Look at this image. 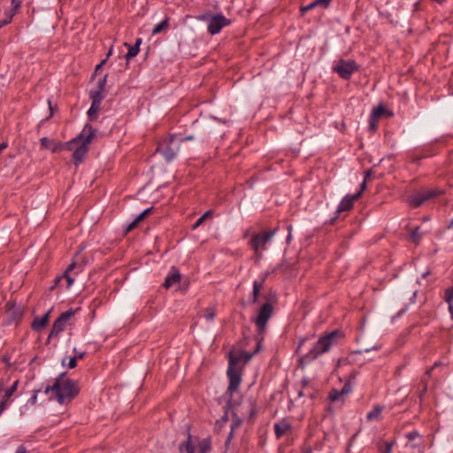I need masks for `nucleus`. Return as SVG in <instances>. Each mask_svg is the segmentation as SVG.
I'll use <instances>...</instances> for the list:
<instances>
[{
	"label": "nucleus",
	"mask_w": 453,
	"mask_h": 453,
	"mask_svg": "<svg viewBox=\"0 0 453 453\" xmlns=\"http://www.w3.org/2000/svg\"><path fill=\"white\" fill-rule=\"evenodd\" d=\"M366 182H367V180H365L364 179L363 182L360 185L359 191L355 194L356 196H357V198H359L360 196L362 195V193L365 190V188H366Z\"/></svg>",
	"instance_id": "de8ad7c7"
},
{
	"label": "nucleus",
	"mask_w": 453,
	"mask_h": 453,
	"mask_svg": "<svg viewBox=\"0 0 453 453\" xmlns=\"http://www.w3.org/2000/svg\"><path fill=\"white\" fill-rule=\"evenodd\" d=\"M140 223V221L138 220L137 218H135L126 228V231H125V234H127V233H129L130 231H132L133 229H134L138 224Z\"/></svg>",
	"instance_id": "79ce46f5"
},
{
	"label": "nucleus",
	"mask_w": 453,
	"mask_h": 453,
	"mask_svg": "<svg viewBox=\"0 0 453 453\" xmlns=\"http://www.w3.org/2000/svg\"><path fill=\"white\" fill-rule=\"evenodd\" d=\"M63 280V277L62 275L60 276H57L55 279H54V283L53 285L50 287V290H53L54 288H58L59 285H60V282Z\"/></svg>",
	"instance_id": "49530a36"
},
{
	"label": "nucleus",
	"mask_w": 453,
	"mask_h": 453,
	"mask_svg": "<svg viewBox=\"0 0 453 453\" xmlns=\"http://www.w3.org/2000/svg\"><path fill=\"white\" fill-rule=\"evenodd\" d=\"M186 444H187V441H183L180 444L179 449L180 452L186 451Z\"/></svg>",
	"instance_id": "052dcab7"
},
{
	"label": "nucleus",
	"mask_w": 453,
	"mask_h": 453,
	"mask_svg": "<svg viewBox=\"0 0 453 453\" xmlns=\"http://www.w3.org/2000/svg\"><path fill=\"white\" fill-rule=\"evenodd\" d=\"M288 237H287V242L289 243L290 241H291V238H292V234H291L292 226L291 225L288 226Z\"/></svg>",
	"instance_id": "5fc2aeb1"
},
{
	"label": "nucleus",
	"mask_w": 453,
	"mask_h": 453,
	"mask_svg": "<svg viewBox=\"0 0 453 453\" xmlns=\"http://www.w3.org/2000/svg\"><path fill=\"white\" fill-rule=\"evenodd\" d=\"M315 6H317V5L315 4V1H313L311 4H308L307 6L302 7L301 12H305L307 11L313 9Z\"/></svg>",
	"instance_id": "8fccbe9b"
},
{
	"label": "nucleus",
	"mask_w": 453,
	"mask_h": 453,
	"mask_svg": "<svg viewBox=\"0 0 453 453\" xmlns=\"http://www.w3.org/2000/svg\"><path fill=\"white\" fill-rule=\"evenodd\" d=\"M393 446H394V441H387V442H385V449H382L380 448V450L382 451V453H391Z\"/></svg>",
	"instance_id": "37998d69"
},
{
	"label": "nucleus",
	"mask_w": 453,
	"mask_h": 453,
	"mask_svg": "<svg viewBox=\"0 0 453 453\" xmlns=\"http://www.w3.org/2000/svg\"><path fill=\"white\" fill-rule=\"evenodd\" d=\"M62 365H67L71 369L75 368L77 366V357H71L67 364H65V358H64L62 360Z\"/></svg>",
	"instance_id": "58836bf2"
},
{
	"label": "nucleus",
	"mask_w": 453,
	"mask_h": 453,
	"mask_svg": "<svg viewBox=\"0 0 453 453\" xmlns=\"http://www.w3.org/2000/svg\"><path fill=\"white\" fill-rule=\"evenodd\" d=\"M442 192L437 189L424 190L412 194L408 198V203L413 208L421 206L426 201L440 196Z\"/></svg>",
	"instance_id": "1a4fd4ad"
},
{
	"label": "nucleus",
	"mask_w": 453,
	"mask_h": 453,
	"mask_svg": "<svg viewBox=\"0 0 453 453\" xmlns=\"http://www.w3.org/2000/svg\"><path fill=\"white\" fill-rule=\"evenodd\" d=\"M154 207L148 208L144 210L142 212H141L136 218L141 222L147 216L150 214V212L153 211Z\"/></svg>",
	"instance_id": "a19ab883"
},
{
	"label": "nucleus",
	"mask_w": 453,
	"mask_h": 453,
	"mask_svg": "<svg viewBox=\"0 0 453 453\" xmlns=\"http://www.w3.org/2000/svg\"><path fill=\"white\" fill-rule=\"evenodd\" d=\"M169 18H165L163 21H161L159 24L156 25L152 30L153 35L159 34L162 30L168 27L169 26Z\"/></svg>",
	"instance_id": "2f4dec72"
},
{
	"label": "nucleus",
	"mask_w": 453,
	"mask_h": 453,
	"mask_svg": "<svg viewBox=\"0 0 453 453\" xmlns=\"http://www.w3.org/2000/svg\"><path fill=\"white\" fill-rule=\"evenodd\" d=\"M2 361L6 364L8 367L12 366L11 364V357L9 355H4L2 357Z\"/></svg>",
	"instance_id": "603ef678"
},
{
	"label": "nucleus",
	"mask_w": 453,
	"mask_h": 453,
	"mask_svg": "<svg viewBox=\"0 0 453 453\" xmlns=\"http://www.w3.org/2000/svg\"><path fill=\"white\" fill-rule=\"evenodd\" d=\"M80 143L77 142L75 138H73L69 142H64V147L65 150H73L74 152V150L76 147H78Z\"/></svg>",
	"instance_id": "f704fd0d"
},
{
	"label": "nucleus",
	"mask_w": 453,
	"mask_h": 453,
	"mask_svg": "<svg viewBox=\"0 0 453 453\" xmlns=\"http://www.w3.org/2000/svg\"><path fill=\"white\" fill-rule=\"evenodd\" d=\"M194 138L195 137L193 135H186L183 138L179 139V140H180V142H183L185 141H192V140H194Z\"/></svg>",
	"instance_id": "13d9d810"
},
{
	"label": "nucleus",
	"mask_w": 453,
	"mask_h": 453,
	"mask_svg": "<svg viewBox=\"0 0 453 453\" xmlns=\"http://www.w3.org/2000/svg\"><path fill=\"white\" fill-rule=\"evenodd\" d=\"M274 307L269 303H265L257 311V317L253 319L257 326V333L255 335L257 342L264 341V334L266 330L267 323L273 314Z\"/></svg>",
	"instance_id": "39448f33"
},
{
	"label": "nucleus",
	"mask_w": 453,
	"mask_h": 453,
	"mask_svg": "<svg viewBox=\"0 0 453 453\" xmlns=\"http://www.w3.org/2000/svg\"><path fill=\"white\" fill-rule=\"evenodd\" d=\"M5 306L7 307L8 323H19L23 317V307L11 301Z\"/></svg>",
	"instance_id": "f8f14e48"
},
{
	"label": "nucleus",
	"mask_w": 453,
	"mask_h": 453,
	"mask_svg": "<svg viewBox=\"0 0 453 453\" xmlns=\"http://www.w3.org/2000/svg\"><path fill=\"white\" fill-rule=\"evenodd\" d=\"M95 133L96 129L93 126L87 123L80 134L74 137L80 143V145L75 148L74 152H73L72 155L76 165H80L83 161L84 157L88 152V145L95 136Z\"/></svg>",
	"instance_id": "20e7f679"
},
{
	"label": "nucleus",
	"mask_w": 453,
	"mask_h": 453,
	"mask_svg": "<svg viewBox=\"0 0 453 453\" xmlns=\"http://www.w3.org/2000/svg\"><path fill=\"white\" fill-rule=\"evenodd\" d=\"M50 392L55 395L58 403L65 404L78 395L80 388L76 381L66 377V372H62L56 378L52 386L45 388L44 393Z\"/></svg>",
	"instance_id": "7ed1b4c3"
},
{
	"label": "nucleus",
	"mask_w": 453,
	"mask_h": 453,
	"mask_svg": "<svg viewBox=\"0 0 453 453\" xmlns=\"http://www.w3.org/2000/svg\"><path fill=\"white\" fill-rule=\"evenodd\" d=\"M234 430H232V429L230 430V433L228 434L227 438H226V440L225 441V447L226 448L228 447V445H229V443H230V441H231V440H232V438L234 436Z\"/></svg>",
	"instance_id": "3c124183"
},
{
	"label": "nucleus",
	"mask_w": 453,
	"mask_h": 453,
	"mask_svg": "<svg viewBox=\"0 0 453 453\" xmlns=\"http://www.w3.org/2000/svg\"><path fill=\"white\" fill-rule=\"evenodd\" d=\"M101 68H102L101 65H99V64L96 65L91 79H94L96 76L98 71L101 70Z\"/></svg>",
	"instance_id": "bf43d9fd"
},
{
	"label": "nucleus",
	"mask_w": 453,
	"mask_h": 453,
	"mask_svg": "<svg viewBox=\"0 0 453 453\" xmlns=\"http://www.w3.org/2000/svg\"><path fill=\"white\" fill-rule=\"evenodd\" d=\"M50 311H48L43 316L35 318L31 325L34 331H41L49 323Z\"/></svg>",
	"instance_id": "a211bd4d"
},
{
	"label": "nucleus",
	"mask_w": 453,
	"mask_h": 453,
	"mask_svg": "<svg viewBox=\"0 0 453 453\" xmlns=\"http://www.w3.org/2000/svg\"><path fill=\"white\" fill-rule=\"evenodd\" d=\"M445 301L449 303V310L453 319V285L445 290Z\"/></svg>",
	"instance_id": "bb28decb"
},
{
	"label": "nucleus",
	"mask_w": 453,
	"mask_h": 453,
	"mask_svg": "<svg viewBox=\"0 0 453 453\" xmlns=\"http://www.w3.org/2000/svg\"><path fill=\"white\" fill-rule=\"evenodd\" d=\"M372 173V169H370V170L366 171V172L365 173V180H368V179L371 177Z\"/></svg>",
	"instance_id": "680f3d73"
},
{
	"label": "nucleus",
	"mask_w": 453,
	"mask_h": 453,
	"mask_svg": "<svg viewBox=\"0 0 453 453\" xmlns=\"http://www.w3.org/2000/svg\"><path fill=\"white\" fill-rule=\"evenodd\" d=\"M358 65L355 60L340 59L333 67V71L344 80H349L351 75L358 70Z\"/></svg>",
	"instance_id": "0eeeda50"
},
{
	"label": "nucleus",
	"mask_w": 453,
	"mask_h": 453,
	"mask_svg": "<svg viewBox=\"0 0 453 453\" xmlns=\"http://www.w3.org/2000/svg\"><path fill=\"white\" fill-rule=\"evenodd\" d=\"M180 142L177 140L176 134H172L169 137L168 143L165 148L158 147L157 151H161L167 162L172 161L179 153L180 150Z\"/></svg>",
	"instance_id": "9d476101"
},
{
	"label": "nucleus",
	"mask_w": 453,
	"mask_h": 453,
	"mask_svg": "<svg viewBox=\"0 0 453 453\" xmlns=\"http://www.w3.org/2000/svg\"><path fill=\"white\" fill-rule=\"evenodd\" d=\"M203 215L205 216L206 219L209 217H211L212 211L209 210V211H205Z\"/></svg>",
	"instance_id": "774afa93"
},
{
	"label": "nucleus",
	"mask_w": 453,
	"mask_h": 453,
	"mask_svg": "<svg viewBox=\"0 0 453 453\" xmlns=\"http://www.w3.org/2000/svg\"><path fill=\"white\" fill-rule=\"evenodd\" d=\"M211 449V441L210 437L203 439L198 443V453H208Z\"/></svg>",
	"instance_id": "a878e982"
},
{
	"label": "nucleus",
	"mask_w": 453,
	"mask_h": 453,
	"mask_svg": "<svg viewBox=\"0 0 453 453\" xmlns=\"http://www.w3.org/2000/svg\"><path fill=\"white\" fill-rule=\"evenodd\" d=\"M377 122H378V119H373L372 117L370 116V119H369V129L371 131H376L377 130Z\"/></svg>",
	"instance_id": "c03bdc74"
},
{
	"label": "nucleus",
	"mask_w": 453,
	"mask_h": 453,
	"mask_svg": "<svg viewBox=\"0 0 453 453\" xmlns=\"http://www.w3.org/2000/svg\"><path fill=\"white\" fill-rule=\"evenodd\" d=\"M405 437L409 440V441H414L416 439H422V435L416 430L406 434Z\"/></svg>",
	"instance_id": "4c0bfd02"
},
{
	"label": "nucleus",
	"mask_w": 453,
	"mask_h": 453,
	"mask_svg": "<svg viewBox=\"0 0 453 453\" xmlns=\"http://www.w3.org/2000/svg\"><path fill=\"white\" fill-rule=\"evenodd\" d=\"M39 392H41V389H37V390H34L33 391V395L29 399V402L31 403V404H35L36 400H37V395H38Z\"/></svg>",
	"instance_id": "09e8293b"
},
{
	"label": "nucleus",
	"mask_w": 453,
	"mask_h": 453,
	"mask_svg": "<svg viewBox=\"0 0 453 453\" xmlns=\"http://www.w3.org/2000/svg\"><path fill=\"white\" fill-rule=\"evenodd\" d=\"M141 43H142V38L136 39V42L134 45H131L127 42L124 43V45L128 48V51L125 56L127 61L132 59L139 53Z\"/></svg>",
	"instance_id": "6ab92c4d"
},
{
	"label": "nucleus",
	"mask_w": 453,
	"mask_h": 453,
	"mask_svg": "<svg viewBox=\"0 0 453 453\" xmlns=\"http://www.w3.org/2000/svg\"><path fill=\"white\" fill-rule=\"evenodd\" d=\"M107 77H108V74H105L103 78L99 79L96 88L89 92L90 99H96V97L98 98V96H99V101L104 100V92L105 86H106Z\"/></svg>",
	"instance_id": "2eb2a0df"
},
{
	"label": "nucleus",
	"mask_w": 453,
	"mask_h": 453,
	"mask_svg": "<svg viewBox=\"0 0 453 453\" xmlns=\"http://www.w3.org/2000/svg\"><path fill=\"white\" fill-rule=\"evenodd\" d=\"M76 267V263L73 262L71 263L67 268L65 270L64 273L62 274L63 280H66V288H69L73 281L74 279L70 275V273Z\"/></svg>",
	"instance_id": "b1692460"
},
{
	"label": "nucleus",
	"mask_w": 453,
	"mask_h": 453,
	"mask_svg": "<svg viewBox=\"0 0 453 453\" xmlns=\"http://www.w3.org/2000/svg\"><path fill=\"white\" fill-rule=\"evenodd\" d=\"M18 385H19V380H15V381L13 382V384L12 385V387H11V388H9L5 391V393H4V398H6V399H9V398L13 395V393L17 390V388H18Z\"/></svg>",
	"instance_id": "c9c22d12"
},
{
	"label": "nucleus",
	"mask_w": 453,
	"mask_h": 453,
	"mask_svg": "<svg viewBox=\"0 0 453 453\" xmlns=\"http://www.w3.org/2000/svg\"><path fill=\"white\" fill-rule=\"evenodd\" d=\"M291 429V425L286 420H282L280 423L274 425V432L276 437L280 438L287 431Z\"/></svg>",
	"instance_id": "4be33fe9"
},
{
	"label": "nucleus",
	"mask_w": 453,
	"mask_h": 453,
	"mask_svg": "<svg viewBox=\"0 0 453 453\" xmlns=\"http://www.w3.org/2000/svg\"><path fill=\"white\" fill-rule=\"evenodd\" d=\"M250 405H251V410H250V418H253L254 416H256L257 414V409H256V406H255V403L254 402H250Z\"/></svg>",
	"instance_id": "864d4df0"
},
{
	"label": "nucleus",
	"mask_w": 453,
	"mask_h": 453,
	"mask_svg": "<svg viewBox=\"0 0 453 453\" xmlns=\"http://www.w3.org/2000/svg\"><path fill=\"white\" fill-rule=\"evenodd\" d=\"M16 453H27V450L25 446L20 445L18 447Z\"/></svg>",
	"instance_id": "4d7b16f0"
},
{
	"label": "nucleus",
	"mask_w": 453,
	"mask_h": 453,
	"mask_svg": "<svg viewBox=\"0 0 453 453\" xmlns=\"http://www.w3.org/2000/svg\"><path fill=\"white\" fill-rule=\"evenodd\" d=\"M421 235L419 234V226H416L411 233L408 236V240L413 243H418L420 241Z\"/></svg>",
	"instance_id": "c756f323"
},
{
	"label": "nucleus",
	"mask_w": 453,
	"mask_h": 453,
	"mask_svg": "<svg viewBox=\"0 0 453 453\" xmlns=\"http://www.w3.org/2000/svg\"><path fill=\"white\" fill-rule=\"evenodd\" d=\"M343 338L344 333L340 329L334 330L320 336L313 348L307 354L298 358V366L303 369L307 364L329 351L333 346L338 344Z\"/></svg>",
	"instance_id": "f03ea898"
},
{
	"label": "nucleus",
	"mask_w": 453,
	"mask_h": 453,
	"mask_svg": "<svg viewBox=\"0 0 453 453\" xmlns=\"http://www.w3.org/2000/svg\"><path fill=\"white\" fill-rule=\"evenodd\" d=\"M40 143H41L42 148H43V149H50L51 145L53 143V141L50 140L47 137H42V138L40 139Z\"/></svg>",
	"instance_id": "ea45409f"
},
{
	"label": "nucleus",
	"mask_w": 453,
	"mask_h": 453,
	"mask_svg": "<svg viewBox=\"0 0 453 453\" xmlns=\"http://www.w3.org/2000/svg\"><path fill=\"white\" fill-rule=\"evenodd\" d=\"M357 199V196L356 195L345 196L337 208L336 215L330 219L329 224L333 225L334 223L339 216V213L351 210L353 208L354 202Z\"/></svg>",
	"instance_id": "ddd939ff"
},
{
	"label": "nucleus",
	"mask_w": 453,
	"mask_h": 453,
	"mask_svg": "<svg viewBox=\"0 0 453 453\" xmlns=\"http://www.w3.org/2000/svg\"><path fill=\"white\" fill-rule=\"evenodd\" d=\"M8 146V143L6 142H0V152H2L4 149H6Z\"/></svg>",
	"instance_id": "e2e57ef3"
},
{
	"label": "nucleus",
	"mask_w": 453,
	"mask_h": 453,
	"mask_svg": "<svg viewBox=\"0 0 453 453\" xmlns=\"http://www.w3.org/2000/svg\"><path fill=\"white\" fill-rule=\"evenodd\" d=\"M317 6H322L324 8H326L329 6L332 0H314Z\"/></svg>",
	"instance_id": "a18cd8bd"
},
{
	"label": "nucleus",
	"mask_w": 453,
	"mask_h": 453,
	"mask_svg": "<svg viewBox=\"0 0 453 453\" xmlns=\"http://www.w3.org/2000/svg\"><path fill=\"white\" fill-rule=\"evenodd\" d=\"M216 316V311L213 307H208L204 310V319L208 321H211L214 319Z\"/></svg>",
	"instance_id": "72a5a7b5"
},
{
	"label": "nucleus",
	"mask_w": 453,
	"mask_h": 453,
	"mask_svg": "<svg viewBox=\"0 0 453 453\" xmlns=\"http://www.w3.org/2000/svg\"><path fill=\"white\" fill-rule=\"evenodd\" d=\"M230 19H226L224 15L220 13L214 14L209 19L207 30L211 35H216L219 34L223 27L230 25Z\"/></svg>",
	"instance_id": "9b49d317"
},
{
	"label": "nucleus",
	"mask_w": 453,
	"mask_h": 453,
	"mask_svg": "<svg viewBox=\"0 0 453 453\" xmlns=\"http://www.w3.org/2000/svg\"><path fill=\"white\" fill-rule=\"evenodd\" d=\"M261 343L262 342H257L256 349L251 353L244 350L241 351L239 354H234L233 351L228 353V367L226 374L229 379V385L227 387V392H236L242 382L243 367L239 366L238 363L241 361H243L244 364L248 363L253 356L260 350Z\"/></svg>",
	"instance_id": "f257e3e1"
},
{
	"label": "nucleus",
	"mask_w": 453,
	"mask_h": 453,
	"mask_svg": "<svg viewBox=\"0 0 453 453\" xmlns=\"http://www.w3.org/2000/svg\"><path fill=\"white\" fill-rule=\"evenodd\" d=\"M203 223L202 219H198L196 223L192 226V229H196L199 226H201Z\"/></svg>",
	"instance_id": "6e6d98bb"
},
{
	"label": "nucleus",
	"mask_w": 453,
	"mask_h": 453,
	"mask_svg": "<svg viewBox=\"0 0 453 453\" xmlns=\"http://www.w3.org/2000/svg\"><path fill=\"white\" fill-rule=\"evenodd\" d=\"M190 430H191V426L187 425L186 426V432H187L186 452L187 453H195V449L192 444V435H191Z\"/></svg>",
	"instance_id": "cd10ccee"
},
{
	"label": "nucleus",
	"mask_w": 453,
	"mask_h": 453,
	"mask_svg": "<svg viewBox=\"0 0 453 453\" xmlns=\"http://www.w3.org/2000/svg\"><path fill=\"white\" fill-rule=\"evenodd\" d=\"M304 342H305V339H304V338H302V339L300 340L299 344H298L297 349H296V353H298V352H299V350H300V349H301V346L304 343Z\"/></svg>",
	"instance_id": "0e129e2a"
},
{
	"label": "nucleus",
	"mask_w": 453,
	"mask_h": 453,
	"mask_svg": "<svg viewBox=\"0 0 453 453\" xmlns=\"http://www.w3.org/2000/svg\"><path fill=\"white\" fill-rule=\"evenodd\" d=\"M308 384H309V380L308 379L304 378V379L302 380L303 388L307 387Z\"/></svg>",
	"instance_id": "69168bd1"
},
{
	"label": "nucleus",
	"mask_w": 453,
	"mask_h": 453,
	"mask_svg": "<svg viewBox=\"0 0 453 453\" xmlns=\"http://www.w3.org/2000/svg\"><path fill=\"white\" fill-rule=\"evenodd\" d=\"M352 390L350 380L345 382L341 390L332 389L329 393L328 398L332 402L337 401L341 396L347 395Z\"/></svg>",
	"instance_id": "dca6fc26"
},
{
	"label": "nucleus",
	"mask_w": 453,
	"mask_h": 453,
	"mask_svg": "<svg viewBox=\"0 0 453 453\" xmlns=\"http://www.w3.org/2000/svg\"><path fill=\"white\" fill-rule=\"evenodd\" d=\"M22 4L21 0H12V8L9 11L5 19L1 22H6V25L10 24L13 19V16L17 13Z\"/></svg>",
	"instance_id": "412c9836"
},
{
	"label": "nucleus",
	"mask_w": 453,
	"mask_h": 453,
	"mask_svg": "<svg viewBox=\"0 0 453 453\" xmlns=\"http://www.w3.org/2000/svg\"><path fill=\"white\" fill-rule=\"evenodd\" d=\"M264 299L265 300V303H269L272 304V306L274 307V304L277 303V294L273 290H270L267 294L264 296Z\"/></svg>",
	"instance_id": "7c9ffc66"
},
{
	"label": "nucleus",
	"mask_w": 453,
	"mask_h": 453,
	"mask_svg": "<svg viewBox=\"0 0 453 453\" xmlns=\"http://www.w3.org/2000/svg\"><path fill=\"white\" fill-rule=\"evenodd\" d=\"M265 279H263L261 281L255 280L253 282V291H252V296L250 299V303L252 304H255L258 301V297L260 296L261 288H263Z\"/></svg>",
	"instance_id": "5701e85b"
},
{
	"label": "nucleus",
	"mask_w": 453,
	"mask_h": 453,
	"mask_svg": "<svg viewBox=\"0 0 453 453\" xmlns=\"http://www.w3.org/2000/svg\"><path fill=\"white\" fill-rule=\"evenodd\" d=\"M91 106L88 111V118L90 121H94L97 119V111H99L100 104L102 101H99V97L96 99H91Z\"/></svg>",
	"instance_id": "aec40b11"
},
{
	"label": "nucleus",
	"mask_w": 453,
	"mask_h": 453,
	"mask_svg": "<svg viewBox=\"0 0 453 453\" xmlns=\"http://www.w3.org/2000/svg\"><path fill=\"white\" fill-rule=\"evenodd\" d=\"M50 150L53 153H58V152L62 151L63 150H65L64 142H53Z\"/></svg>",
	"instance_id": "e433bc0d"
},
{
	"label": "nucleus",
	"mask_w": 453,
	"mask_h": 453,
	"mask_svg": "<svg viewBox=\"0 0 453 453\" xmlns=\"http://www.w3.org/2000/svg\"><path fill=\"white\" fill-rule=\"evenodd\" d=\"M232 418L231 429L235 430L241 426L242 419L234 411L232 412Z\"/></svg>",
	"instance_id": "473e14b6"
},
{
	"label": "nucleus",
	"mask_w": 453,
	"mask_h": 453,
	"mask_svg": "<svg viewBox=\"0 0 453 453\" xmlns=\"http://www.w3.org/2000/svg\"><path fill=\"white\" fill-rule=\"evenodd\" d=\"M86 353L83 351V352H80L78 353L75 357H77V359H81L85 357Z\"/></svg>",
	"instance_id": "338daca9"
},
{
	"label": "nucleus",
	"mask_w": 453,
	"mask_h": 453,
	"mask_svg": "<svg viewBox=\"0 0 453 453\" xmlns=\"http://www.w3.org/2000/svg\"><path fill=\"white\" fill-rule=\"evenodd\" d=\"M75 311L70 309L65 312H62L58 318L54 321L47 343L50 342L51 338L58 337V334L63 332L66 326L67 321L74 315Z\"/></svg>",
	"instance_id": "6e6552de"
},
{
	"label": "nucleus",
	"mask_w": 453,
	"mask_h": 453,
	"mask_svg": "<svg viewBox=\"0 0 453 453\" xmlns=\"http://www.w3.org/2000/svg\"><path fill=\"white\" fill-rule=\"evenodd\" d=\"M181 279V275L179 272V270L175 267V266H173L171 268V272L170 273L167 275V277L165 278V282L163 284V286L165 288H171L174 283H177Z\"/></svg>",
	"instance_id": "f3484780"
},
{
	"label": "nucleus",
	"mask_w": 453,
	"mask_h": 453,
	"mask_svg": "<svg viewBox=\"0 0 453 453\" xmlns=\"http://www.w3.org/2000/svg\"><path fill=\"white\" fill-rule=\"evenodd\" d=\"M226 395H228L227 401L226 403V405L224 406V415L221 417L220 420H218L217 423L222 422L226 423L228 421V411L229 410L239 406L241 404L240 400H234V393L226 392Z\"/></svg>",
	"instance_id": "4468645a"
},
{
	"label": "nucleus",
	"mask_w": 453,
	"mask_h": 453,
	"mask_svg": "<svg viewBox=\"0 0 453 453\" xmlns=\"http://www.w3.org/2000/svg\"><path fill=\"white\" fill-rule=\"evenodd\" d=\"M383 410V407L380 406V405H376L372 411H371L370 412H368L367 416H366V418L367 420L371 421V420H373V419H376L379 418V416L380 415L381 411Z\"/></svg>",
	"instance_id": "c85d7f7f"
},
{
	"label": "nucleus",
	"mask_w": 453,
	"mask_h": 453,
	"mask_svg": "<svg viewBox=\"0 0 453 453\" xmlns=\"http://www.w3.org/2000/svg\"><path fill=\"white\" fill-rule=\"evenodd\" d=\"M276 231H277V228H274L268 232L255 234L252 235L249 243H250L251 249L255 251L257 258L261 257V251L265 250L266 249L265 246H266L267 242L276 234Z\"/></svg>",
	"instance_id": "423d86ee"
},
{
	"label": "nucleus",
	"mask_w": 453,
	"mask_h": 453,
	"mask_svg": "<svg viewBox=\"0 0 453 453\" xmlns=\"http://www.w3.org/2000/svg\"><path fill=\"white\" fill-rule=\"evenodd\" d=\"M384 114H387L388 117L393 116L392 111H388L382 104H380L377 107L373 108L371 117H372L375 119H379Z\"/></svg>",
	"instance_id": "393cba45"
}]
</instances>
